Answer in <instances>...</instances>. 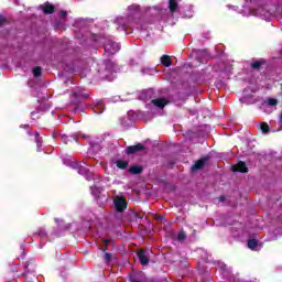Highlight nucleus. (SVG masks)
Listing matches in <instances>:
<instances>
[{"instance_id": "a211bd4d", "label": "nucleus", "mask_w": 282, "mask_h": 282, "mask_svg": "<svg viewBox=\"0 0 282 282\" xmlns=\"http://www.w3.org/2000/svg\"><path fill=\"white\" fill-rule=\"evenodd\" d=\"M94 111L95 113H102V111H105V106H102V104H98L94 107Z\"/></svg>"}, {"instance_id": "9d476101", "label": "nucleus", "mask_w": 282, "mask_h": 282, "mask_svg": "<svg viewBox=\"0 0 282 282\" xmlns=\"http://www.w3.org/2000/svg\"><path fill=\"white\" fill-rule=\"evenodd\" d=\"M161 65L163 67H171V65H173V61L171 59V56L169 55H163L161 57Z\"/></svg>"}, {"instance_id": "4be33fe9", "label": "nucleus", "mask_w": 282, "mask_h": 282, "mask_svg": "<svg viewBox=\"0 0 282 282\" xmlns=\"http://www.w3.org/2000/svg\"><path fill=\"white\" fill-rule=\"evenodd\" d=\"M178 241H184L186 239V234L184 231H181L177 237Z\"/></svg>"}, {"instance_id": "393cba45", "label": "nucleus", "mask_w": 282, "mask_h": 282, "mask_svg": "<svg viewBox=\"0 0 282 282\" xmlns=\"http://www.w3.org/2000/svg\"><path fill=\"white\" fill-rule=\"evenodd\" d=\"M104 259L106 261H111V253H105Z\"/></svg>"}, {"instance_id": "1a4fd4ad", "label": "nucleus", "mask_w": 282, "mask_h": 282, "mask_svg": "<svg viewBox=\"0 0 282 282\" xmlns=\"http://www.w3.org/2000/svg\"><path fill=\"white\" fill-rule=\"evenodd\" d=\"M78 173H79V175H86V180L88 182L94 178V174L87 172V169H85L83 165H79Z\"/></svg>"}, {"instance_id": "20e7f679", "label": "nucleus", "mask_w": 282, "mask_h": 282, "mask_svg": "<svg viewBox=\"0 0 282 282\" xmlns=\"http://www.w3.org/2000/svg\"><path fill=\"white\" fill-rule=\"evenodd\" d=\"M115 208L118 210V213H122L127 209V200L120 196H117L115 198Z\"/></svg>"}, {"instance_id": "bb28decb", "label": "nucleus", "mask_w": 282, "mask_h": 282, "mask_svg": "<svg viewBox=\"0 0 282 282\" xmlns=\"http://www.w3.org/2000/svg\"><path fill=\"white\" fill-rule=\"evenodd\" d=\"M6 23V18L0 15V25H3Z\"/></svg>"}, {"instance_id": "39448f33", "label": "nucleus", "mask_w": 282, "mask_h": 282, "mask_svg": "<svg viewBox=\"0 0 282 282\" xmlns=\"http://www.w3.org/2000/svg\"><path fill=\"white\" fill-rule=\"evenodd\" d=\"M138 259H139L141 265H148L149 264V251L140 250L138 252Z\"/></svg>"}, {"instance_id": "c756f323", "label": "nucleus", "mask_w": 282, "mask_h": 282, "mask_svg": "<svg viewBox=\"0 0 282 282\" xmlns=\"http://www.w3.org/2000/svg\"><path fill=\"white\" fill-rule=\"evenodd\" d=\"M280 122L282 123V112H281V115H280Z\"/></svg>"}, {"instance_id": "6e6552de", "label": "nucleus", "mask_w": 282, "mask_h": 282, "mask_svg": "<svg viewBox=\"0 0 282 282\" xmlns=\"http://www.w3.org/2000/svg\"><path fill=\"white\" fill-rule=\"evenodd\" d=\"M144 145H142L141 143L137 144V145H131L127 149V153L128 155H131L133 153H138V151H143Z\"/></svg>"}, {"instance_id": "b1692460", "label": "nucleus", "mask_w": 282, "mask_h": 282, "mask_svg": "<svg viewBox=\"0 0 282 282\" xmlns=\"http://www.w3.org/2000/svg\"><path fill=\"white\" fill-rule=\"evenodd\" d=\"M251 67L253 69H259V67H261V62H254L253 64H251Z\"/></svg>"}, {"instance_id": "4468645a", "label": "nucleus", "mask_w": 282, "mask_h": 282, "mask_svg": "<svg viewBox=\"0 0 282 282\" xmlns=\"http://www.w3.org/2000/svg\"><path fill=\"white\" fill-rule=\"evenodd\" d=\"M118 169H127V166H129V162L124 161V160H118L116 162Z\"/></svg>"}, {"instance_id": "cd10ccee", "label": "nucleus", "mask_w": 282, "mask_h": 282, "mask_svg": "<svg viewBox=\"0 0 282 282\" xmlns=\"http://www.w3.org/2000/svg\"><path fill=\"white\" fill-rule=\"evenodd\" d=\"M118 100H120L119 96H116V97L112 98V102H118Z\"/></svg>"}, {"instance_id": "a878e982", "label": "nucleus", "mask_w": 282, "mask_h": 282, "mask_svg": "<svg viewBox=\"0 0 282 282\" xmlns=\"http://www.w3.org/2000/svg\"><path fill=\"white\" fill-rule=\"evenodd\" d=\"M62 140H63V142H64L65 144H67V142H69V137L63 135V137H62Z\"/></svg>"}, {"instance_id": "2eb2a0df", "label": "nucleus", "mask_w": 282, "mask_h": 282, "mask_svg": "<svg viewBox=\"0 0 282 282\" xmlns=\"http://www.w3.org/2000/svg\"><path fill=\"white\" fill-rule=\"evenodd\" d=\"M169 8L171 12H175L177 10V0H170Z\"/></svg>"}, {"instance_id": "c85d7f7f", "label": "nucleus", "mask_w": 282, "mask_h": 282, "mask_svg": "<svg viewBox=\"0 0 282 282\" xmlns=\"http://www.w3.org/2000/svg\"><path fill=\"white\" fill-rule=\"evenodd\" d=\"M59 14L61 17H65L67 14V11H62Z\"/></svg>"}, {"instance_id": "0eeeda50", "label": "nucleus", "mask_w": 282, "mask_h": 282, "mask_svg": "<svg viewBox=\"0 0 282 282\" xmlns=\"http://www.w3.org/2000/svg\"><path fill=\"white\" fill-rule=\"evenodd\" d=\"M152 105H154V107H158L159 109H164V107H166L167 105V101L164 98H158L152 100Z\"/></svg>"}, {"instance_id": "5701e85b", "label": "nucleus", "mask_w": 282, "mask_h": 282, "mask_svg": "<svg viewBox=\"0 0 282 282\" xmlns=\"http://www.w3.org/2000/svg\"><path fill=\"white\" fill-rule=\"evenodd\" d=\"M35 142L37 144V151H41V144H42L43 140L40 137H36Z\"/></svg>"}, {"instance_id": "f257e3e1", "label": "nucleus", "mask_w": 282, "mask_h": 282, "mask_svg": "<svg viewBox=\"0 0 282 282\" xmlns=\"http://www.w3.org/2000/svg\"><path fill=\"white\" fill-rule=\"evenodd\" d=\"M116 72V63L108 61L105 63V69L101 70V78L106 80H111V74Z\"/></svg>"}, {"instance_id": "6ab92c4d", "label": "nucleus", "mask_w": 282, "mask_h": 282, "mask_svg": "<svg viewBox=\"0 0 282 282\" xmlns=\"http://www.w3.org/2000/svg\"><path fill=\"white\" fill-rule=\"evenodd\" d=\"M260 130L262 131V133H269L270 132V126H268V123L263 122L260 124Z\"/></svg>"}, {"instance_id": "aec40b11", "label": "nucleus", "mask_w": 282, "mask_h": 282, "mask_svg": "<svg viewBox=\"0 0 282 282\" xmlns=\"http://www.w3.org/2000/svg\"><path fill=\"white\" fill-rule=\"evenodd\" d=\"M278 104H279V101L274 98H270L267 101L268 107H276Z\"/></svg>"}, {"instance_id": "ddd939ff", "label": "nucleus", "mask_w": 282, "mask_h": 282, "mask_svg": "<svg viewBox=\"0 0 282 282\" xmlns=\"http://www.w3.org/2000/svg\"><path fill=\"white\" fill-rule=\"evenodd\" d=\"M205 164H206V160L197 161V162L192 166V171H199V169H203Z\"/></svg>"}, {"instance_id": "2f4dec72", "label": "nucleus", "mask_w": 282, "mask_h": 282, "mask_svg": "<svg viewBox=\"0 0 282 282\" xmlns=\"http://www.w3.org/2000/svg\"><path fill=\"white\" fill-rule=\"evenodd\" d=\"M191 17H193V14H189L187 18L191 19Z\"/></svg>"}, {"instance_id": "412c9836", "label": "nucleus", "mask_w": 282, "mask_h": 282, "mask_svg": "<svg viewBox=\"0 0 282 282\" xmlns=\"http://www.w3.org/2000/svg\"><path fill=\"white\" fill-rule=\"evenodd\" d=\"M33 76H35V78L41 76V67L36 66L33 68Z\"/></svg>"}, {"instance_id": "f3484780", "label": "nucleus", "mask_w": 282, "mask_h": 282, "mask_svg": "<svg viewBox=\"0 0 282 282\" xmlns=\"http://www.w3.org/2000/svg\"><path fill=\"white\" fill-rule=\"evenodd\" d=\"M128 10L130 11V14H133L134 12H139L140 11V6L132 4V6L128 7Z\"/></svg>"}, {"instance_id": "9b49d317", "label": "nucleus", "mask_w": 282, "mask_h": 282, "mask_svg": "<svg viewBox=\"0 0 282 282\" xmlns=\"http://www.w3.org/2000/svg\"><path fill=\"white\" fill-rule=\"evenodd\" d=\"M41 10H43L44 14H52V12H54V6L50 4V3H45L44 6L40 7Z\"/></svg>"}, {"instance_id": "f8f14e48", "label": "nucleus", "mask_w": 282, "mask_h": 282, "mask_svg": "<svg viewBox=\"0 0 282 282\" xmlns=\"http://www.w3.org/2000/svg\"><path fill=\"white\" fill-rule=\"evenodd\" d=\"M247 246H248V248H249L250 250H256V251L260 250V248H259V241H257L256 239L249 240L248 243H247Z\"/></svg>"}, {"instance_id": "f03ea898", "label": "nucleus", "mask_w": 282, "mask_h": 282, "mask_svg": "<svg viewBox=\"0 0 282 282\" xmlns=\"http://www.w3.org/2000/svg\"><path fill=\"white\" fill-rule=\"evenodd\" d=\"M105 52L106 54H117V52H120V44L112 40H107L105 44Z\"/></svg>"}, {"instance_id": "7c9ffc66", "label": "nucleus", "mask_w": 282, "mask_h": 282, "mask_svg": "<svg viewBox=\"0 0 282 282\" xmlns=\"http://www.w3.org/2000/svg\"><path fill=\"white\" fill-rule=\"evenodd\" d=\"M220 202H224V196L220 197Z\"/></svg>"}, {"instance_id": "7ed1b4c3", "label": "nucleus", "mask_w": 282, "mask_h": 282, "mask_svg": "<svg viewBox=\"0 0 282 282\" xmlns=\"http://www.w3.org/2000/svg\"><path fill=\"white\" fill-rule=\"evenodd\" d=\"M115 23L120 28V30H127V28H129V23H131V18L119 17L115 20Z\"/></svg>"}, {"instance_id": "423d86ee", "label": "nucleus", "mask_w": 282, "mask_h": 282, "mask_svg": "<svg viewBox=\"0 0 282 282\" xmlns=\"http://www.w3.org/2000/svg\"><path fill=\"white\" fill-rule=\"evenodd\" d=\"M234 173H248V167L245 162H239L238 164L232 166Z\"/></svg>"}, {"instance_id": "dca6fc26", "label": "nucleus", "mask_w": 282, "mask_h": 282, "mask_svg": "<svg viewBox=\"0 0 282 282\" xmlns=\"http://www.w3.org/2000/svg\"><path fill=\"white\" fill-rule=\"evenodd\" d=\"M130 173H132L133 175H140V173H142V167L132 166V167H130Z\"/></svg>"}]
</instances>
